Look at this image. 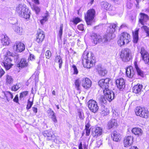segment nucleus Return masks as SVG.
Listing matches in <instances>:
<instances>
[{"label": "nucleus", "mask_w": 149, "mask_h": 149, "mask_svg": "<svg viewBox=\"0 0 149 149\" xmlns=\"http://www.w3.org/2000/svg\"><path fill=\"white\" fill-rule=\"evenodd\" d=\"M49 17V15L48 12L46 11V13L44 14V16L42 17V19L40 20L41 23L43 24L47 21Z\"/></svg>", "instance_id": "473e14b6"}, {"label": "nucleus", "mask_w": 149, "mask_h": 149, "mask_svg": "<svg viewBox=\"0 0 149 149\" xmlns=\"http://www.w3.org/2000/svg\"><path fill=\"white\" fill-rule=\"evenodd\" d=\"M86 135L88 136L90 133V129H85Z\"/></svg>", "instance_id": "052dcab7"}, {"label": "nucleus", "mask_w": 149, "mask_h": 149, "mask_svg": "<svg viewBox=\"0 0 149 149\" xmlns=\"http://www.w3.org/2000/svg\"><path fill=\"white\" fill-rule=\"evenodd\" d=\"M100 100L102 102L105 103L106 102V100H107L105 96L104 97L103 96H101L100 97Z\"/></svg>", "instance_id": "603ef678"}, {"label": "nucleus", "mask_w": 149, "mask_h": 149, "mask_svg": "<svg viewBox=\"0 0 149 149\" xmlns=\"http://www.w3.org/2000/svg\"><path fill=\"white\" fill-rule=\"evenodd\" d=\"M103 93L106 99L109 102H111L114 98V93L110 91L109 89L107 90H104Z\"/></svg>", "instance_id": "f8f14e48"}, {"label": "nucleus", "mask_w": 149, "mask_h": 149, "mask_svg": "<svg viewBox=\"0 0 149 149\" xmlns=\"http://www.w3.org/2000/svg\"><path fill=\"white\" fill-rule=\"evenodd\" d=\"M78 29L81 31H83L84 30V25L82 24H80V25H79L78 26Z\"/></svg>", "instance_id": "6e6d98bb"}, {"label": "nucleus", "mask_w": 149, "mask_h": 149, "mask_svg": "<svg viewBox=\"0 0 149 149\" xmlns=\"http://www.w3.org/2000/svg\"><path fill=\"white\" fill-rule=\"evenodd\" d=\"M36 41L39 44H40L43 41L45 37L44 32L41 30L39 29L36 34Z\"/></svg>", "instance_id": "9b49d317"}, {"label": "nucleus", "mask_w": 149, "mask_h": 149, "mask_svg": "<svg viewBox=\"0 0 149 149\" xmlns=\"http://www.w3.org/2000/svg\"><path fill=\"white\" fill-rule=\"evenodd\" d=\"M116 84L117 88L120 90H122L125 87V81L122 78H120L116 79Z\"/></svg>", "instance_id": "f3484780"}, {"label": "nucleus", "mask_w": 149, "mask_h": 149, "mask_svg": "<svg viewBox=\"0 0 149 149\" xmlns=\"http://www.w3.org/2000/svg\"><path fill=\"white\" fill-rule=\"evenodd\" d=\"M117 26L116 24H111L107 29V32L108 33L104 36H109L110 37V40L111 39V37L112 36V34L115 31L116 29V28H117Z\"/></svg>", "instance_id": "2eb2a0df"}, {"label": "nucleus", "mask_w": 149, "mask_h": 149, "mask_svg": "<svg viewBox=\"0 0 149 149\" xmlns=\"http://www.w3.org/2000/svg\"><path fill=\"white\" fill-rule=\"evenodd\" d=\"M55 62L58 63L59 65V68H61L63 63V61L61 57L59 55H57L55 58Z\"/></svg>", "instance_id": "7c9ffc66"}, {"label": "nucleus", "mask_w": 149, "mask_h": 149, "mask_svg": "<svg viewBox=\"0 0 149 149\" xmlns=\"http://www.w3.org/2000/svg\"><path fill=\"white\" fill-rule=\"evenodd\" d=\"M78 115L79 116L80 119L81 120H83L84 118V116L82 110L79 109L77 110Z\"/></svg>", "instance_id": "c9c22d12"}, {"label": "nucleus", "mask_w": 149, "mask_h": 149, "mask_svg": "<svg viewBox=\"0 0 149 149\" xmlns=\"http://www.w3.org/2000/svg\"><path fill=\"white\" fill-rule=\"evenodd\" d=\"M97 70L99 74L102 76H104L107 73L106 70L101 67L98 68Z\"/></svg>", "instance_id": "72a5a7b5"}, {"label": "nucleus", "mask_w": 149, "mask_h": 149, "mask_svg": "<svg viewBox=\"0 0 149 149\" xmlns=\"http://www.w3.org/2000/svg\"><path fill=\"white\" fill-rule=\"evenodd\" d=\"M16 11L20 17L26 19H29L30 18V11L24 4H18L16 6Z\"/></svg>", "instance_id": "f03ea898"}, {"label": "nucleus", "mask_w": 149, "mask_h": 149, "mask_svg": "<svg viewBox=\"0 0 149 149\" xmlns=\"http://www.w3.org/2000/svg\"><path fill=\"white\" fill-rule=\"evenodd\" d=\"M91 84L92 83L91 80L87 78L83 79L82 81V86L85 88L90 87Z\"/></svg>", "instance_id": "4be33fe9"}, {"label": "nucleus", "mask_w": 149, "mask_h": 149, "mask_svg": "<svg viewBox=\"0 0 149 149\" xmlns=\"http://www.w3.org/2000/svg\"><path fill=\"white\" fill-rule=\"evenodd\" d=\"M140 53L145 63L149 65V54L148 52L142 47L141 49Z\"/></svg>", "instance_id": "ddd939ff"}, {"label": "nucleus", "mask_w": 149, "mask_h": 149, "mask_svg": "<svg viewBox=\"0 0 149 149\" xmlns=\"http://www.w3.org/2000/svg\"><path fill=\"white\" fill-rule=\"evenodd\" d=\"M88 106L89 109L93 112H96L99 109L97 102L95 101L91 100L88 102Z\"/></svg>", "instance_id": "6e6552de"}, {"label": "nucleus", "mask_w": 149, "mask_h": 149, "mask_svg": "<svg viewBox=\"0 0 149 149\" xmlns=\"http://www.w3.org/2000/svg\"><path fill=\"white\" fill-rule=\"evenodd\" d=\"M19 58L18 55H15L14 54H10V61H12L13 59L15 60H17Z\"/></svg>", "instance_id": "c03bdc74"}, {"label": "nucleus", "mask_w": 149, "mask_h": 149, "mask_svg": "<svg viewBox=\"0 0 149 149\" xmlns=\"http://www.w3.org/2000/svg\"><path fill=\"white\" fill-rule=\"evenodd\" d=\"M29 59L31 61H33L35 59V56L33 55L30 54L29 56Z\"/></svg>", "instance_id": "4d7b16f0"}, {"label": "nucleus", "mask_w": 149, "mask_h": 149, "mask_svg": "<svg viewBox=\"0 0 149 149\" xmlns=\"http://www.w3.org/2000/svg\"><path fill=\"white\" fill-rule=\"evenodd\" d=\"M4 38L2 39V42L3 43L4 45H8L9 44V42L8 40V36L5 35L3 36Z\"/></svg>", "instance_id": "e433bc0d"}, {"label": "nucleus", "mask_w": 149, "mask_h": 149, "mask_svg": "<svg viewBox=\"0 0 149 149\" xmlns=\"http://www.w3.org/2000/svg\"><path fill=\"white\" fill-rule=\"evenodd\" d=\"M101 6L102 9L106 10L112 11L115 9L114 7L111 6L109 3L105 1L102 2Z\"/></svg>", "instance_id": "aec40b11"}, {"label": "nucleus", "mask_w": 149, "mask_h": 149, "mask_svg": "<svg viewBox=\"0 0 149 149\" xmlns=\"http://www.w3.org/2000/svg\"><path fill=\"white\" fill-rule=\"evenodd\" d=\"M47 113L48 114L49 117L52 116L53 114L54 115L55 113L50 108H49L48 109L47 111Z\"/></svg>", "instance_id": "a18cd8bd"}, {"label": "nucleus", "mask_w": 149, "mask_h": 149, "mask_svg": "<svg viewBox=\"0 0 149 149\" xmlns=\"http://www.w3.org/2000/svg\"><path fill=\"white\" fill-rule=\"evenodd\" d=\"M33 100H32V101H30V99H29L26 107V109L28 110L30 109L33 105Z\"/></svg>", "instance_id": "37998d69"}, {"label": "nucleus", "mask_w": 149, "mask_h": 149, "mask_svg": "<svg viewBox=\"0 0 149 149\" xmlns=\"http://www.w3.org/2000/svg\"><path fill=\"white\" fill-rule=\"evenodd\" d=\"M127 8L130 9H131L132 6V5L131 3L129 1L127 2Z\"/></svg>", "instance_id": "bf43d9fd"}, {"label": "nucleus", "mask_w": 149, "mask_h": 149, "mask_svg": "<svg viewBox=\"0 0 149 149\" xmlns=\"http://www.w3.org/2000/svg\"><path fill=\"white\" fill-rule=\"evenodd\" d=\"M75 87L77 90H79L80 89V83L79 79L76 80L75 82Z\"/></svg>", "instance_id": "79ce46f5"}, {"label": "nucleus", "mask_w": 149, "mask_h": 149, "mask_svg": "<svg viewBox=\"0 0 149 149\" xmlns=\"http://www.w3.org/2000/svg\"><path fill=\"white\" fill-rule=\"evenodd\" d=\"M135 112L137 116L143 118H147L149 116V111L145 108L137 107L136 109Z\"/></svg>", "instance_id": "423d86ee"}, {"label": "nucleus", "mask_w": 149, "mask_h": 149, "mask_svg": "<svg viewBox=\"0 0 149 149\" xmlns=\"http://www.w3.org/2000/svg\"><path fill=\"white\" fill-rule=\"evenodd\" d=\"M135 72L132 66L127 67L126 69V74L128 77L132 78L133 77Z\"/></svg>", "instance_id": "5701e85b"}, {"label": "nucleus", "mask_w": 149, "mask_h": 149, "mask_svg": "<svg viewBox=\"0 0 149 149\" xmlns=\"http://www.w3.org/2000/svg\"><path fill=\"white\" fill-rule=\"evenodd\" d=\"M8 54L5 56L4 58V61L3 62L2 65H3L6 70H8L9 69V58L8 56Z\"/></svg>", "instance_id": "393cba45"}, {"label": "nucleus", "mask_w": 149, "mask_h": 149, "mask_svg": "<svg viewBox=\"0 0 149 149\" xmlns=\"http://www.w3.org/2000/svg\"><path fill=\"white\" fill-rule=\"evenodd\" d=\"M5 96L4 98L5 99H6L7 102H9L8 97L9 95V92H6L4 93Z\"/></svg>", "instance_id": "3c124183"}, {"label": "nucleus", "mask_w": 149, "mask_h": 149, "mask_svg": "<svg viewBox=\"0 0 149 149\" xmlns=\"http://www.w3.org/2000/svg\"><path fill=\"white\" fill-rule=\"evenodd\" d=\"M6 83L7 84H9V77L8 75H7L6 76Z\"/></svg>", "instance_id": "69168bd1"}, {"label": "nucleus", "mask_w": 149, "mask_h": 149, "mask_svg": "<svg viewBox=\"0 0 149 149\" xmlns=\"http://www.w3.org/2000/svg\"><path fill=\"white\" fill-rule=\"evenodd\" d=\"M110 79L106 78L105 79H102L99 80L98 84L104 90H107L109 89Z\"/></svg>", "instance_id": "1a4fd4ad"}, {"label": "nucleus", "mask_w": 149, "mask_h": 149, "mask_svg": "<svg viewBox=\"0 0 149 149\" xmlns=\"http://www.w3.org/2000/svg\"><path fill=\"white\" fill-rule=\"evenodd\" d=\"M13 101L17 103H18V97L17 95H16L14 99H13Z\"/></svg>", "instance_id": "13d9d810"}, {"label": "nucleus", "mask_w": 149, "mask_h": 149, "mask_svg": "<svg viewBox=\"0 0 149 149\" xmlns=\"http://www.w3.org/2000/svg\"><path fill=\"white\" fill-rule=\"evenodd\" d=\"M63 24H61L60 25L59 29L58 31V36L60 39H61L62 37V36L63 34Z\"/></svg>", "instance_id": "58836bf2"}, {"label": "nucleus", "mask_w": 149, "mask_h": 149, "mask_svg": "<svg viewBox=\"0 0 149 149\" xmlns=\"http://www.w3.org/2000/svg\"><path fill=\"white\" fill-rule=\"evenodd\" d=\"M43 134L44 136L46 137L47 140L48 141L51 140L55 137V135L53 133L49 130H46L44 131Z\"/></svg>", "instance_id": "412c9836"}, {"label": "nucleus", "mask_w": 149, "mask_h": 149, "mask_svg": "<svg viewBox=\"0 0 149 149\" xmlns=\"http://www.w3.org/2000/svg\"><path fill=\"white\" fill-rule=\"evenodd\" d=\"M130 41V36L127 32L122 33L119 36L117 42L119 45L121 46L128 44Z\"/></svg>", "instance_id": "7ed1b4c3"}, {"label": "nucleus", "mask_w": 149, "mask_h": 149, "mask_svg": "<svg viewBox=\"0 0 149 149\" xmlns=\"http://www.w3.org/2000/svg\"><path fill=\"white\" fill-rule=\"evenodd\" d=\"M149 19V17L148 15L143 13H140L139 22L142 25L144 24V23Z\"/></svg>", "instance_id": "6ab92c4d"}, {"label": "nucleus", "mask_w": 149, "mask_h": 149, "mask_svg": "<svg viewBox=\"0 0 149 149\" xmlns=\"http://www.w3.org/2000/svg\"><path fill=\"white\" fill-rule=\"evenodd\" d=\"M138 32L139 29H137L134 32H133V42L135 43H137L139 37H138Z\"/></svg>", "instance_id": "2f4dec72"}, {"label": "nucleus", "mask_w": 149, "mask_h": 149, "mask_svg": "<svg viewBox=\"0 0 149 149\" xmlns=\"http://www.w3.org/2000/svg\"><path fill=\"white\" fill-rule=\"evenodd\" d=\"M101 113L104 116H106L109 113V110L105 108L104 106L102 107Z\"/></svg>", "instance_id": "f704fd0d"}, {"label": "nucleus", "mask_w": 149, "mask_h": 149, "mask_svg": "<svg viewBox=\"0 0 149 149\" xmlns=\"http://www.w3.org/2000/svg\"><path fill=\"white\" fill-rule=\"evenodd\" d=\"M80 21V19L78 17H77L75 18L73 20V22L74 24H77L78 22H79Z\"/></svg>", "instance_id": "5fc2aeb1"}, {"label": "nucleus", "mask_w": 149, "mask_h": 149, "mask_svg": "<svg viewBox=\"0 0 149 149\" xmlns=\"http://www.w3.org/2000/svg\"><path fill=\"white\" fill-rule=\"evenodd\" d=\"M51 140H52V141H54L56 143H59L60 142V141L58 137L56 136H55L54 138L52 139Z\"/></svg>", "instance_id": "09e8293b"}, {"label": "nucleus", "mask_w": 149, "mask_h": 149, "mask_svg": "<svg viewBox=\"0 0 149 149\" xmlns=\"http://www.w3.org/2000/svg\"><path fill=\"white\" fill-rule=\"evenodd\" d=\"M21 86V84H17L13 86L11 88L13 91H16L19 89Z\"/></svg>", "instance_id": "a19ab883"}, {"label": "nucleus", "mask_w": 149, "mask_h": 149, "mask_svg": "<svg viewBox=\"0 0 149 149\" xmlns=\"http://www.w3.org/2000/svg\"><path fill=\"white\" fill-rule=\"evenodd\" d=\"M91 37V39L93 40L94 43L95 44L102 41L103 43L106 42L110 39V37L109 36H104L102 38L101 36L95 33H93Z\"/></svg>", "instance_id": "20e7f679"}, {"label": "nucleus", "mask_w": 149, "mask_h": 149, "mask_svg": "<svg viewBox=\"0 0 149 149\" xmlns=\"http://www.w3.org/2000/svg\"><path fill=\"white\" fill-rule=\"evenodd\" d=\"M127 27V25L125 24H123L120 26V28H122Z\"/></svg>", "instance_id": "774afa93"}, {"label": "nucleus", "mask_w": 149, "mask_h": 149, "mask_svg": "<svg viewBox=\"0 0 149 149\" xmlns=\"http://www.w3.org/2000/svg\"><path fill=\"white\" fill-rule=\"evenodd\" d=\"M143 86L141 84H137L134 86L133 88V92L136 94L140 93L142 88Z\"/></svg>", "instance_id": "c85d7f7f"}, {"label": "nucleus", "mask_w": 149, "mask_h": 149, "mask_svg": "<svg viewBox=\"0 0 149 149\" xmlns=\"http://www.w3.org/2000/svg\"><path fill=\"white\" fill-rule=\"evenodd\" d=\"M142 28L143 29L146 33L147 36H149V28L146 26H143Z\"/></svg>", "instance_id": "8fccbe9b"}, {"label": "nucleus", "mask_w": 149, "mask_h": 149, "mask_svg": "<svg viewBox=\"0 0 149 149\" xmlns=\"http://www.w3.org/2000/svg\"><path fill=\"white\" fill-rule=\"evenodd\" d=\"M51 53L49 50H47L45 53V55L46 58L47 59H49L51 56Z\"/></svg>", "instance_id": "de8ad7c7"}, {"label": "nucleus", "mask_w": 149, "mask_h": 149, "mask_svg": "<svg viewBox=\"0 0 149 149\" xmlns=\"http://www.w3.org/2000/svg\"><path fill=\"white\" fill-rule=\"evenodd\" d=\"M52 120V121L54 123H57V120L56 119V116L55 113L54 114H53V115L49 117Z\"/></svg>", "instance_id": "49530a36"}, {"label": "nucleus", "mask_w": 149, "mask_h": 149, "mask_svg": "<svg viewBox=\"0 0 149 149\" xmlns=\"http://www.w3.org/2000/svg\"><path fill=\"white\" fill-rule=\"evenodd\" d=\"M28 93V91L23 92L20 93L19 99L20 100H23V98L25 97Z\"/></svg>", "instance_id": "ea45409f"}, {"label": "nucleus", "mask_w": 149, "mask_h": 149, "mask_svg": "<svg viewBox=\"0 0 149 149\" xmlns=\"http://www.w3.org/2000/svg\"><path fill=\"white\" fill-rule=\"evenodd\" d=\"M10 20H12L15 21V23L14 24L13 23H11V24H12V27L13 30L17 33L19 34H22V28L17 26V24L15 23L17 22L16 19L15 18H12Z\"/></svg>", "instance_id": "4468645a"}, {"label": "nucleus", "mask_w": 149, "mask_h": 149, "mask_svg": "<svg viewBox=\"0 0 149 149\" xmlns=\"http://www.w3.org/2000/svg\"><path fill=\"white\" fill-rule=\"evenodd\" d=\"M134 65L138 74L141 77H143L144 74L143 72L139 68L136 61L134 62Z\"/></svg>", "instance_id": "bb28decb"}, {"label": "nucleus", "mask_w": 149, "mask_h": 149, "mask_svg": "<svg viewBox=\"0 0 149 149\" xmlns=\"http://www.w3.org/2000/svg\"><path fill=\"white\" fill-rule=\"evenodd\" d=\"M5 72L4 71L1 69L0 70V77H1L4 74Z\"/></svg>", "instance_id": "e2e57ef3"}, {"label": "nucleus", "mask_w": 149, "mask_h": 149, "mask_svg": "<svg viewBox=\"0 0 149 149\" xmlns=\"http://www.w3.org/2000/svg\"><path fill=\"white\" fill-rule=\"evenodd\" d=\"M133 142V137L131 136L125 137L123 140V143L125 147L131 146Z\"/></svg>", "instance_id": "a211bd4d"}, {"label": "nucleus", "mask_w": 149, "mask_h": 149, "mask_svg": "<svg viewBox=\"0 0 149 149\" xmlns=\"http://www.w3.org/2000/svg\"><path fill=\"white\" fill-rule=\"evenodd\" d=\"M120 56L124 62H128L132 58L131 51L128 48L123 49L120 52Z\"/></svg>", "instance_id": "39448f33"}, {"label": "nucleus", "mask_w": 149, "mask_h": 149, "mask_svg": "<svg viewBox=\"0 0 149 149\" xmlns=\"http://www.w3.org/2000/svg\"><path fill=\"white\" fill-rule=\"evenodd\" d=\"M82 63L84 67L90 68L93 66L94 63L95 57L93 54L91 52L90 53L85 51L84 52L82 56Z\"/></svg>", "instance_id": "f257e3e1"}, {"label": "nucleus", "mask_w": 149, "mask_h": 149, "mask_svg": "<svg viewBox=\"0 0 149 149\" xmlns=\"http://www.w3.org/2000/svg\"><path fill=\"white\" fill-rule=\"evenodd\" d=\"M132 132L135 135H141L143 133V131L139 128L135 127L132 129Z\"/></svg>", "instance_id": "c756f323"}, {"label": "nucleus", "mask_w": 149, "mask_h": 149, "mask_svg": "<svg viewBox=\"0 0 149 149\" xmlns=\"http://www.w3.org/2000/svg\"><path fill=\"white\" fill-rule=\"evenodd\" d=\"M13 47L15 51L19 52L24 51L25 49L24 44L19 41L16 42L13 45Z\"/></svg>", "instance_id": "9d476101"}, {"label": "nucleus", "mask_w": 149, "mask_h": 149, "mask_svg": "<svg viewBox=\"0 0 149 149\" xmlns=\"http://www.w3.org/2000/svg\"><path fill=\"white\" fill-rule=\"evenodd\" d=\"M117 125V123L116 120L115 119H111L108 122L107 124V127L108 129H110L116 127Z\"/></svg>", "instance_id": "a878e982"}, {"label": "nucleus", "mask_w": 149, "mask_h": 149, "mask_svg": "<svg viewBox=\"0 0 149 149\" xmlns=\"http://www.w3.org/2000/svg\"><path fill=\"white\" fill-rule=\"evenodd\" d=\"M29 64L27 61L24 58L21 59L20 61L17 64V66L21 68H23L28 66Z\"/></svg>", "instance_id": "b1692460"}, {"label": "nucleus", "mask_w": 149, "mask_h": 149, "mask_svg": "<svg viewBox=\"0 0 149 149\" xmlns=\"http://www.w3.org/2000/svg\"><path fill=\"white\" fill-rule=\"evenodd\" d=\"M113 140L115 141H118L121 139L120 134L116 131H114L112 133L111 136Z\"/></svg>", "instance_id": "cd10ccee"}, {"label": "nucleus", "mask_w": 149, "mask_h": 149, "mask_svg": "<svg viewBox=\"0 0 149 149\" xmlns=\"http://www.w3.org/2000/svg\"><path fill=\"white\" fill-rule=\"evenodd\" d=\"M32 109L33 112L35 113H36L37 112L38 110L35 107H33Z\"/></svg>", "instance_id": "338daca9"}, {"label": "nucleus", "mask_w": 149, "mask_h": 149, "mask_svg": "<svg viewBox=\"0 0 149 149\" xmlns=\"http://www.w3.org/2000/svg\"><path fill=\"white\" fill-rule=\"evenodd\" d=\"M117 111V110L112 109V112L113 113V114L114 115L116 116H118V113Z\"/></svg>", "instance_id": "680f3d73"}, {"label": "nucleus", "mask_w": 149, "mask_h": 149, "mask_svg": "<svg viewBox=\"0 0 149 149\" xmlns=\"http://www.w3.org/2000/svg\"><path fill=\"white\" fill-rule=\"evenodd\" d=\"M90 125L89 123H88L85 125V129H90Z\"/></svg>", "instance_id": "0e129e2a"}, {"label": "nucleus", "mask_w": 149, "mask_h": 149, "mask_svg": "<svg viewBox=\"0 0 149 149\" xmlns=\"http://www.w3.org/2000/svg\"><path fill=\"white\" fill-rule=\"evenodd\" d=\"M31 7L32 10H34L36 14H38L40 11V8L36 5L33 4L31 6Z\"/></svg>", "instance_id": "4c0bfd02"}, {"label": "nucleus", "mask_w": 149, "mask_h": 149, "mask_svg": "<svg viewBox=\"0 0 149 149\" xmlns=\"http://www.w3.org/2000/svg\"><path fill=\"white\" fill-rule=\"evenodd\" d=\"M72 68L73 69L74 71V74H77L78 72V71L76 66L75 65H74L72 66Z\"/></svg>", "instance_id": "864d4df0"}, {"label": "nucleus", "mask_w": 149, "mask_h": 149, "mask_svg": "<svg viewBox=\"0 0 149 149\" xmlns=\"http://www.w3.org/2000/svg\"><path fill=\"white\" fill-rule=\"evenodd\" d=\"M102 132V129L98 127H97L93 129L92 131V135L94 137H97L101 135Z\"/></svg>", "instance_id": "dca6fc26"}, {"label": "nucleus", "mask_w": 149, "mask_h": 149, "mask_svg": "<svg viewBox=\"0 0 149 149\" xmlns=\"http://www.w3.org/2000/svg\"><path fill=\"white\" fill-rule=\"evenodd\" d=\"M95 12L93 9L89 10L85 15V17L87 24L91 25L95 15Z\"/></svg>", "instance_id": "0eeeda50"}]
</instances>
